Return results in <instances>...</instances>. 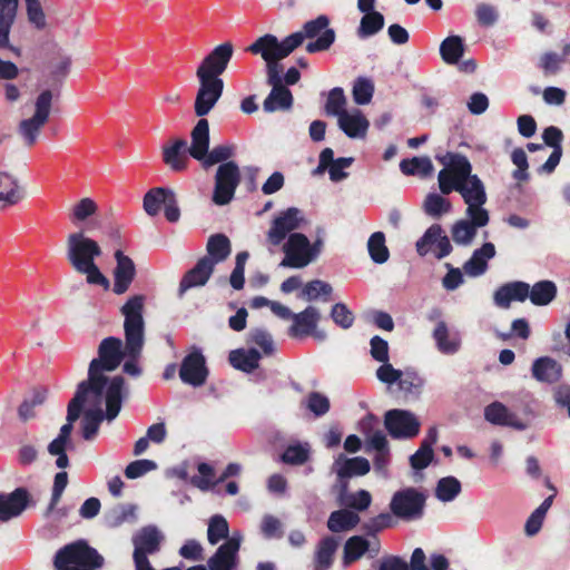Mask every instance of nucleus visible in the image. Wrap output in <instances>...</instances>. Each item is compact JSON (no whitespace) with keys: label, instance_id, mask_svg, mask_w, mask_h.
<instances>
[{"label":"nucleus","instance_id":"nucleus-1","mask_svg":"<svg viewBox=\"0 0 570 570\" xmlns=\"http://www.w3.org/2000/svg\"><path fill=\"white\" fill-rule=\"evenodd\" d=\"M305 223L303 212L296 207L282 210L272 219L266 232V244L271 252L282 245L284 258L279 266L304 268L321 254L323 248L322 239L311 243L304 234L295 233Z\"/></svg>","mask_w":570,"mask_h":570},{"label":"nucleus","instance_id":"nucleus-2","mask_svg":"<svg viewBox=\"0 0 570 570\" xmlns=\"http://www.w3.org/2000/svg\"><path fill=\"white\" fill-rule=\"evenodd\" d=\"M125 357V348L120 338L107 337L101 341L98 348V357L89 364L87 383L92 389V395L97 396L99 392H105V403L107 404V420L112 421L121 410L122 400L127 396L128 390L121 376H107L105 372L115 371Z\"/></svg>","mask_w":570,"mask_h":570},{"label":"nucleus","instance_id":"nucleus-3","mask_svg":"<svg viewBox=\"0 0 570 570\" xmlns=\"http://www.w3.org/2000/svg\"><path fill=\"white\" fill-rule=\"evenodd\" d=\"M92 392L94 390L89 389L87 383H79L76 395L68 405L67 423L61 426L58 436L48 445V452L57 458L56 465L59 469H66L69 464L66 451L71 446L72 424L78 420L82 407H85V413L81 425L82 435L86 440L94 439L99 424L104 417L107 419V413L104 414L101 407L102 402H105V392H99L97 396H94Z\"/></svg>","mask_w":570,"mask_h":570},{"label":"nucleus","instance_id":"nucleus-4","mask_svg":"<svg viewBox=\"0 0 570 570\" xmlns=\"http://www.w3.org/2000/svg\"><path fill=\"white\" fill-rule=\"evenodd\" d=\"M440 160L444 166L438 174L440 191L442 194L458 191L466 205L465 212L490 214L485 208L488 200L485 186L476 175L472 174L469 159L460 154H446Z\"/></svg>","mask_w":570,"mask_h":570},{"label":"nucleus","instance_id":"nucleus-5","mask_svg":"<svg viewBox=\"0 0 570 570\" xmlns=\"http://www.w3.org/2000/svg\"><path fill=\"white\" fill-rule=\"evenodd\" d=\"M102 249L98 242L86 235L83 230L70 233L66 240V257L71 267L86 276L90 285H98L108 289L110 283L100 272L96 259L100 257Z\"/></svg>","mask_w":570,"mask_h":570},{"label":"nucleus","instance_id":"nucleus-6","mask_svg":"<svg viewBox=\"0 0 570 570\" xmlns=\"http://www.w3.org/2000/svg\"><path fill=\"white\" fill-rule=\"evenodd\" d=\"M146 297L134 295L121 307L125 331V357L124 372L131 376L140 375L137 363L145 343V322L142 317Z\"/></svg>","mask_w":570,"mask_h":570},{"label":"nucleus","instance_id":"nucleus-7","mask_svg":"<svg viewBox=\"0 0 570 570\" xmlns=\"http://www.w3.org/2000/svg\"><path fill=\"white\" fill-rule=\"evenodd\" d=\"M102 562V557L85 541L67 544L55 557L57 570H96Z\"/></svg>","mask_w":570,"mask_h":570},{"label":"nucleus","instance_id":"nucleus-8","mask_svg":"<svg viewBox=\"0 0 570 570\" xmlns=\"http://www.w3.org/2000/svg\"><path fill=\"white\" fill-rule=\"evenodd\" d=\"M52 101L53 94L51 90L41 91L35 99L32 115L19 122L17 131L27 147L37 142L42 128L49 121Z\"/></svg>","mask_w":570,"mask_h":570},{"label":"nucleus","instance_id":"nucleus-9","mask_svg":"<svg viewBox=\"0 0 570 570\" xmlns=\"http://www.w3.org/2000/svg\"><path fill=\"white\" fill-rule=\"evenodd\" d=\"M426 494L424 491L407 487L396 491L390 501V510L404 521L419 520L424 514Z\"/></svg>","mask_w":570,"mask_h":570},{"label":"nucleus","instance_id":"nucleus-10","mask_svg":"<svg viewBox=\"0 0 570 570\" xmlns=\"http://www.w3.org/2000/svg\"><path fill=\"white\" fill-rule=\"evenodd\" d=\"M299 47L298 36H287L279 41L274 35H264L253 42L247 50L259 55L265 62L279 61Z\"/></svg>","mask_w":570,"mask_h":570},{"label":"nucleus","instance_id":"nucleus-11","mask_svg":"<svg viewBox=\"0 0 570 570\" xmlns=\"http://www.w3.org/2000/svg\"><path fill=\"white\" fill-rule=\"evenodd\" d=\"M376 377L387 386L397 384L399 391L404 395L419 396L424 386V379L415 371H401L395 368L392 364L379 366Z\"/></svg>","mask_w":570,"mask_h":570},{"label":"nucleus","instance_id":"nucleus-12","mask_svg":"<svg viewBox=\"0 0 570 570\" xmlns=\"http://www.w3.org/2000/svg\"><path fill=\"white\" fill-rule=\"evenodd\" d=\"M330 20L326 16H318L314 20L304 23L302 30L292 33L291 36L299 37V46L305 39H314L306 46V51L309 53L327 50L335 40V32L328 28Z\"/></svg>","mask_w":570,"mask_h":570},{"label":"nucleus","instance_id":"nucleus-13","mask_svg":"<svg viewBox=\"0 0 570 570\" xmlns=\"http://www.w3.org/2000/svg\"><path fill=\"white\" fill-rule=\"evenodd\" d=\"M490 223V214L464 212V217L455 220L451 228V237L458 246L469 247L473 244L478 230Z\"/></svg>","mask_w":570,"mask_h":570},{"label":"nucleus","instance_id":"nucleus-14","mask_svg":"<svg viewBox=\"0 0 570 570\" xmlns=\"http://www.w3.org/2000/svg\"><path fill=\"white\" fill-rule=\"evenodd\" d=\"M239 181L240 173L238 166L234 161L222 164L215 177L213 202L219 206L228 204L234 198Z\"/></svg>","mask_w":570,"mask_h":570},{"label":"nucleus","instance_id":"nucleus-15","mask_svg":"<svg viewBox=\"0 0 570 570\" xmlns=\"http://www.w3.org/2000/svg\"><path fill=\"white\" fill-rule=\"evenodd\" d=\"M234 55V46L226 41L216 46L200 62L196 70L197 77L222 79L219 76L226 70Z\"/></svg>","mask_w":570,"mask_h":570},{"label":"nucleus","instance_id":"nucleus-16","mask_svg":"<svg viewBox=\"0 0 570 570\" xmlns=\"http://www.w3.org/2000/svg\"><path fill=\"white\" fill-rule=\"evenodd\" d=\"M291 320L292 325L288 328L291 337L313 336L320 341L325 340L326 333L317 328L321 312L315 306H307L299 313H293Z\"/></svg>","mask_w":570,"mask_h":570},{"label":"nucleus","instance_id":"nucleus-17","mask_svg":"<svg viewBox=\"0 0 570 570\" xmlns=\"http://www.w3.org/2000/svg\"><path fill=\"white\" fill-rule=\"evenodd\" d=\"M385 428L394 439H412L420 431L417 417L406 410H390L385 414Z\"/></svg>","mask_w":570,"mask_h":570},{"label":"nucleus","instance_id":"nucleus-18","mask_svg":"<svg viewBox=\"0 0 570 570\" xmlns=\"http://www.w3.org/2000/svg\"><path fill=\"white\" fill-rule=\"evenodd\" d=\"M452 249L450 238L439 224L431 225L416 242V250L421 256L432 252L438 259H442L450 255Z\"/></svg>","mask_w":570,"mask_h":570},{"label":"nucleus","instance_id":"nucleus-19","mask_svg":"<svg viewBox=\"0 0 570 570\" xmlns=\"http://www.w3.org/2000/svg\"><path fill=\"white\" fill-rule=\"evenodd\" d=\"M199 88L195 99V114L198 117H204L215 107L217 101L223 95L224 81L223 79L197 77Z\"/></svg>","mask_w":570,"mask_h":570},{"label":"nucleus","instance_id":"nucleus-20","mask_svg":"<svg viewBox=\"0 0 570 570\" xmlns=\"http://www.w3.org/2000/svg\"><path fill=\"white\" fill-rule=\"evenodd\" d=\"M207 367L204 355L197 351H191L181 362L179 376L180 380L193 386H202L207 379Z\"/></svg>","mask_w":570,"mask_h":570},{"label":"nucleus","instance_id":"nucleus-21","mask_svg":"<svg viewBox=\"0 0 570 570\" xmlns=\"http://www.w3.org/2000/svg\"><path fill=\"white\" fill-rule=\"evenodd\" d=\"M375 4L376 0H357V9L363 13L357 36L362 39L376 35L384 27V17L375 10Z\"/></svg>","mask_w":570,"mask_h":570},{"label":"nucleus","instance_id":"nucleus-22","mask_svg":"<svg viewBox=\"0 0 570 570\" xmlns=\"http://www.w3.org/2000/svg\"><path fill=\"white\" fill-rule=\"evenodd\" d=\"M242 538L239 532H234L227 541L218 548L216 553L209 558L207 562L209 570H233L236 566Z\"/></svg>","mask_w":570,"mask_h":570},{"label":"nucleus","instance_id":"nucleus-23","mask_svg":"<svg viewBox=\"0 0 570 570\" xmlns=\"http://www.w3.org/2000/svg\"><path fill=\"white\" fill-rule=\"evenodd\" d=\"M338 128L352 139H364L370 128V121L358 108H351L337 118Z\"/></svg>","mask_w":570,"mask_h":570},{"label":"nucleus","instance_id":"nucleus-24","mask_svg":"<svg viewBox=\"0 0 570 570\" xmlns=\"http://www.w3.org/2000/svg\"><path fill=\"white\" fill-rule=\"evenodd\" d=\"M116 267L114 269V293L121 295L128 291L136 275L132 259L121 250L115 253Z\"/></svg>","mask_w":570,"mask_h":570},{"label":"nucleus","instance_id":"nucleus-25","mask_svg":"<svg viewBox=\"0 0 570 570\" xmlns=\"http://www.w3.org/2000/svg\"><path fill=\"white\" fill-rule=\"evenodd\" d=\"M26 197L19 178L10 173L0 171V207L17 205Z\"/></svg>","mask_w":570,"mask_h":570},{"label":"nucleus","instance_id":"nucleus-26","mask_svg":"<svg viewBox=\"0 0 570 570\" xmlns=\"http://www.w3.org/2000/svg\"><path fill=\"white\" fill-rule=\"evenodd\" d=\"M432 336L438 351L444 355H454L459 353L462 347L460 333L452 332L443 321L438 322Z\"/></svg>","mask_w":570,"mask_h":570},{"label":"nucleus","instance_id":"nucleus-27","mask_svg":"<svg viewBox=\"0 0 570 570\" xmlns=\"http://www.w3.org/2000/svg\"><path fill=\"white\" fill-rule=\"evenodd\" d=\"M209 124L205 118H200L190 132V145L187 146L188 155L198 161L205 159L209 150Z\"/></svg>","mask_w":570,"mask_h":570},{"label":"nucleus","instance_id":"nucleus-28","mask_svg":"<svg viewBox=\"0 0 570 570\" xmlns=\"http://www.w3.org/2000/svg\"><path fill=\"white\" fill-rule=\"evenodd\" d=\"M28 505V493L17 489L9 494H0V522L19 517Z\"/></svg>","mask_w":570,"mask_h":570},{"label":"nucleus","instance_id":"nucleus-29","mask_svg":"<svg viewBox=\"0 0 570 570\" xmlns=\"http://www.w3.org/2000/svg\"><path fill=\"white\" fill-rule=\"evenodd\" d=\"M484 417L488 422L495 425L511 426L517 430L527 429V424L500 402H493L488 405L484 409Z\"/></svg>","mask_w":570,"mask_h":570},{"label":"nucleus","instance_id":"nucleus-30","mask_svg":"<svg viewBox=\"0 0 570 570\" xmlns=\"http://www.w3.org/2000/svg\"><path fill=\"white\" fill-rule=\"evenodd\" d=\"M495 246L492 243H484L476 248L471 257L464 263L463 269L466 275L478 277L488 271V262L495 256Z\"/></svg>","mask_w":570,"mask_h":570},{"label":"nucleus","instance_id":"nucleus-31","mask_svg":"<svg viewBox=\"0 0 570 570\" xmlns=\"http://www.w3.org/2000/svg\"><path fill=\"white\" fill-rule=\"evenodd\" d=\"M370 469L368 460L362 456L348 459L344 454H340L333 463V471L340 479L365 475Z\"/></svg>","mask_w":570,"mask_h":570},{"label":"nucleus","instance_id":"nucleus-32","mask_svg":"<svg viewBox=\"0 0 570 570\" xmlns=\"http://www.w3.org/2000/svg\"><path fill=\"white\" fill-rule=\"evenodd\" d=\"M163 160L175 171L185 170L189 163L187 141L179 138L175 139L170 145L164 146Z\"/></svg>","mask_w":570,"mask_h":570},{"label":"nucleus","instance_id":"nucleus-33","mask_svg":"<svg viewBox=\"0 0 570 570\" xmlns=\"http://www.w3.org/2000/svg\"><path fill=\"white\" fill-rule=\"evenodd\" d=\"M163 540L161 533L155 527L142 528L132 538L134 554L147 556L159 550Z\"/></svg>","mask_w":570,"mask_h":570},{"label":"nucleus","instance_id":"nucleus-34","mask_svg":"<svg viewBox=\"0 0 570 570\" xmlns=\"http://www.w3.org/2000/svg\"><path fill=\"white\" fill-rule=\"evenodd\" d=\"M530 294V285L524 282H512L498 288L494 293V303L503 308L509 307L513 301L524 302Z\"/></svg>","mask_w":570,"mask_h":570},{"label":"nucleus","instance_id":"nucleus-35","mask_svg":"<svg viewBox=\"0 0 570 570\" xmlns=\"http://www.w3.org/2000/svg\"><path fill=\"white\" fill-rule=\"evenodd\" d=\"M213 271L214 266L210 259H199L196 266L183 277L179 284V292L184 293L191 287L205 285Z\"/></svg>","mask_w":570,"mask_h":570},{"label":"nucleus","instance_id":"nucleus-36","mask_svg":"<svg viewBox=\"0 0 570 570\" xmlns=\"http://www.w3.org/2000/svg\"><path fill=\"white\" fill-rule=\"evenodd\" d=\"M438 441L436 428H431L422 441L419 450L410 456V464L414 470L425 469L434 458L432 446Z\"/></svg>","mask_w":570,"mask_h":570},{"label":"nucleus","instance_id":"nucleus-37","mask_svg":"<svg viewBox=\"0 0 570 570\" xmlns=\"http://www.w3.org/2000/svg\"><path fill=\"white\" fill-rule=\"evenodd\" d=\"M532 375L537 381L553 383L560 380L562 366L551 357H539L532 364Z\"/></svg>","mask_w":570,"mask_h":570},{"label":"nucleus","instance_id":"nucleus-38","mask_svg":"<svg viewBox=\"0 0 570 570\" xmlns=\"http://www.w3.org/2000/svg\"><path fill=\"white\" fill-rule=\"evenodd\" d=\"M445 195L442 191L440 194L435 191L429 193L422 203L423 212L433 219H440L443 216L450 215L453 210V205Z\"/></svg>","mask_w":570,"mask_h":570},{"label":"nucleus","instance_id":"nucleus-39","mask_svg":"<svg viewBox=\"0 0 570 570\" xmlns=\"http://www.w3.org/2000/svg\"><path fill=\"white\" fill-rule=\"evenodd\" d=\"M228 360L234 368L250 373L258 367L261 353L255 348H237L229 353Z\"/></svg>","mask_w":570,"mask_h":570},{"label":"nucleus","instance_id":"nucleus-40","mask_svg":"<svg viewBox=\"0 0 570 570\" xmlns=\"http://www.w3.org/2000/svg\"><path fill=\"white\" fill-rule=\"evenodd\" d=\"M19 0H0V45H9L10 29L16 20Z\"/></svg>","mask_w":570,"mask_h":570},{"label":"nucleus","instance_id":"nucleus-41","mask_svg":"<svg viewBox=\"0 0 570 570\" xmlns=\"http://www.w3.org/2000/svg\"><path fill=\"white\" fill-rule=\"evenodd\" d=\"M293 105V96L286 87H272L271 92L263 102L266 112L287 110Z\"/></svg>","mask_w":570,"mask_h":570},{"label":"nucleus","instance_id":"nucleus-42","mask_svg":"<svg viewBox=\"0 0 570 570\" xmlns=\"http://www.w3.org/2000/svg\"><path fill=\"white\" fill-rule=\"evenodd\" d=\"M208 256L204 259H210L213 266L225 261L230 254V242L223 234H216L209 237L207 242Z\"/></svg>","mask_w":570,"mask_h":570},{"label":"nucleus","instance_id":"nucleus-43","mask_svg":"<svg viewBox=\"0 0 570 570\" xmlns=\"http://www.w3.org/2000/svg\"><path fill=\"white\" fill-rule=\"evenodd\" d=\"M360 522L357 513L342 509L331 513L327 527L332 532H344L353 529Z\"/></svg>","mask_w":570,"mask_h":570},{"label":"nucleus","instance_id":"nucleus-44","mask_svg":"<svg viewBox=\"0 0 570 570\" xmlns=\"http://www.w3.org/2000/svg\"><path fill=\"white\" fill-rule=\"evenodd\" d=\"M557 295V286L551 281H540L530 287L531 303L537 306H546L550 304Z\"/></svg>","mask_w":570,"mask_h":570},{"label":"nucleus","instance_id":"nucleus-45","mask_svg":"<svg viewBox=\"0 0 570 570\" xmlns=\"http://www.w3.org/2000/svg\"><path fill=\"white\" fill-rule=\"evenodd\" d=\"M98 212L97 203L89 197H83L70 209L69 219L73 225H81Z\"/></svg>","mask_w":570,"mask_h":570},{"label":"nucleus","instance_id":"nucleus-46","mask_svg":"<svg viewBox=\"0 0 570 570\" xmlns=\"http://www.w3.org/2000/svg\"><path fill=\"white\" fill-rule=\"evenodd\" d=\"M400 169L407 176L428 177L432 174L434 167L429 157H413L403 159L400 163Z\"/></svg>","mask_w":570,"mask_h":570},{"label":"nucleus","instance_id":"nucleus-47","mask_svg":"<svg viewBox=\"0 0 570 570\" xmlns=\"http://www.w3.org/2000/svg\"><path fill=\"white\" fill-rule=\"evenodd\" d=\"M461 490V482L456 478L445 476L438 481L434 495L439 501L448 503L454 501Z\"/></svg>","mask_w":570,"mask_h":570},{"label":"nucleus","instance_id":"nucleus-48","mask_svg":"<svg viewBox=\"0 0 570 570\" xmlns=\"http://www.w3.org/2000/svg\"><path fill=\"white\" fill-rule=\"evenodd\" d=\"M464 45L459 36H451L445 38L440 46V53L444 62L449 65L458 63L463 56Z\"/></svg>","mask_w":570,"mask_h":570},{"label":"nucleus","instance_id":"nucleus-49","mask_svg":"<svg viewBox=\"0 0 570 570\" xmlns=\"http://www.w3.org/2000/svg\"><path fill=\"white\" fill-rule=\"evenodd\" d=\"M337 544L338 542L332 537H327L320 542L315 554V570L330 569Z\"/></svg>","mask_w":570,"mask_h":570},{"label":"nucleus","instance_id":"nucleus-50","mask_svg":"<svg viewBox=\"0 0 570 570\" xmlns=\"http://www.w3.org/2000/svg\"><path fill=\"white\" fill-rule=\"evenodd\" d=\"M171 197V191L165 188L150 189L144 197V209L149 216H155L160 212L166 200Z\"/></svg>","mask_w":570,"mask_h":570},{"label":"nucleus","instance_id":"nucleus-51","mask_svg":"<svg viewBox=\"0 0 570 570\" xmlns=\"http://www.w3.org/2000/svg\"><path fill=\"white\" fill-rule=\"evenodd\" d=\"M552 501L553 495H550L547 499H544L543 502L528 518L524 527L527 535L532 537L540 531L546 514L552 504Z\"/></svg>","mask_w":570,"mask_h":570},{"label":"nucleus","instance_id":"nucleus-52","mask_svg":"<svg viewBox=\"0 0 570 570\" xmlns=\"http://www.w3.org/2000/svg\"><path fill=\"white\" fill-rule=\"evenodd\" d=\"M367 249L373 262L377 264H383L389 259L390 253L385 245V236L382 232H375L370 236Z\"/></svg>","mask_w":570,"mask_h":570},{"label":"nucleus","instance_id":"nucleus-53","mask_svg":"<svg viewBox=\"0 0 570 570\" xmlns=\"http://www.w3.org/2000/svg\"><path fill=\"white\" fill-rule=\"evenodd\" d=\"M368 549V542L366 539L360 535L350 538L344 547L343 562L345 566L360 559Z\"/></svg>","mask_w":570,"mask_h":570},{"label":"nucleus","instance_id":"nucleus-54","mask_svg":"<svg viewBox=\"0 0 570 570\" xmlns=\"http://www.w3.org/2000/svg\"><path fill=\"white\" fill-rule=\"evenodd\" d=\"M228 522L220 515L216 514L210 518L207 530V539L210 544H216L223 539H228Z\"/></svg>","mask_w":570,"mask_h":570},{"label":"nucleus","instance_id":"nucleus-55","mask_svg":"<svg viewBox=\"0 0 570 570\" xmlns=\"http://www.w3.org/2000/svg\"><path fill=\"white\" fill-rule=\"evenodd\" d=\"M346 102L344 90L340 87H335L328 92L325 111L327 115L338 118L347 110Z\"/></svg>","mask_w":570,"mask_h":570},{"label":"nucleus","instance_id":"nucleus-56","mask_svg":"<svg viewBox=\"0 0 570 570\" xmlns=\"http://www.w3.org/2000/svg\"><path fill=\"white\" fill-rule=\"evenodd\" d=\"M374 94V83L367 78H357L353 85L352 95L356 105H367Z\"/></svg>","mask_w":570,"mask_h":570},{"label":"nucleus","instance_id":"nucleus-57","mask_svg":"<svg viewBox=\"0 0 570 570\" xmlns=\"http://www.w3.org/2000/svg\"><path fill=\"white\" fill-rule=\"evenodd\" d=\"M332 293V286L320 279H315L305 284L302 289L301 297L307 302L316 301L321 296H328Z\"/></svg>","mask_w":570,"mask_h":570},{"label":"nucleus","instance_id":"nucleus-58","mask_svg":"<svg viewBox=\"0 0 570 570\" xmlns=\"http://www.w3.org/2000/svg\"><path fill=\"white\" fill-rule=\"evenodd\" d=\"M234 154V147L230 145H218L205 156V159L200 163L203 168L207 169L216 164L223 163L229 159Z\"/></svg>","mask_w":570,"mask_h":570},{"label":"nucleus","instance_id":"nucleus-59","mask_svg":"<svg viewBox=\"0 0 570 570\" xmlns=\"http://www.w3.org/2000/svg\"><path fill=\"white\" fill-rule=\"evenodd\" d=\"M199 475L193 476L190 483L202 491H208L215 485V472L208 463H199L197 466Z\"/></svg>","mask_w":570,"mask_h":570},{"label":"nucleus","instance_id":"nucleus-60","mask_svg":"<svg viewBox=\"0 0 570 570\" xmlns=\"http://www.w3.org/2000/svg\"><path fill=\"white\" fill-rule=\"evenodd\" d=\"M249 342L259 346L265 355H272L275 352V344L272 335L263 328L253 330L249 333Z\"/></svg>","mask_w":570,"mask_h":570},{"label":"nucleus","instance_id":"nucleus-61","mask_svg":"<svg viewBox=\"0 0 570 570\" xmlns=\"http://www.w3.org/2000/svg\"><path fill=\"white\" fill-rule=\"evenodd\" d=\"M372 502L371 493L366 490H360L355 493L342 495V503L355 510H366Z\"/></svg>","mask_w":570,"mask_h":570},{"label":"nucleus","instance_id":"nucleus-62","mask_svg":"<svg viewBox=\"0 0 570 570\" xmlns=\"http://www.w3.org/2000/svg\"><path fill=\"white\" fill-rule=\"evenodd\" d=\"M331 317L333 318L336 325L344 330L350 328L354 323V314L343 303H336L332 307Z\"/></svg>","mask_w":570,"mask_h":570},{"label":"nucleus","instance_id":"nucleus-63","mask_svg":"<svg viewBox=\"0 0 570 570\" xmlns=\"http://www.w3.org/2000/svg\"><path fill=\"white\" fill-rule=\"evenodd\" d=\"M156 469H157V464H156V462H154L151 460H147V459L137 460L127 465V468L125 470V475L128 479L134 480V479L140 478V476L145 475L146 473L154 471Z\"/></svg>","mask_w":570,"mask_h":570},{"label":"nucleus","instance_id":"nucleus-64","mask_svg":"<svg viewBox=\"0 0 570 570\" xmlns=\"http://www.w3.org/2000/svg\"><path fill=\"white\" fill-rule=\"evenodd\" d=\"M27 7L28 20L37 29L46 27V14L39 0H24Z\"/></svg>","mask_w":570,"mask_h":570}]
</instances>
